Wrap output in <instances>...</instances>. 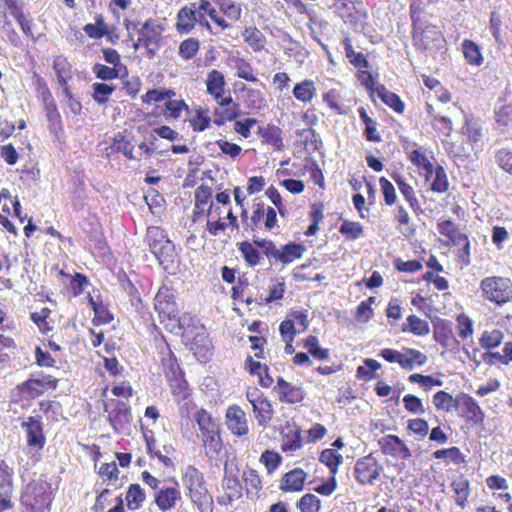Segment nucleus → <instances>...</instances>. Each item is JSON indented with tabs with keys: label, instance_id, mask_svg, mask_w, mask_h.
<instances>
[{
	"label": "nucleus",
	"instance_id": "1",
	"mask_svg": "<svg viewBox=\"0 0 512 512\" xmlns=\"http://www.w3.org/2000/svg\"><path fill=\"white\" fill-rule=\"evenodd\" d=\"M182 482L199 512H213V498L207 489L204 474L198 468L188 465L182 473Z\"/></svg>",
	"mask_w": 512,
	"mask_h": 512
},
{
	"label": "nucleus",
	"instance_id": "2",
	"mask_svg": "<svg viewBox=\"0 0 512 512\" xmlns=\"http://www.w3.org/2000/svg\"><path fill=\"white\" fill-rule=\"evenodd\" d=\"M20 501L27 512H49L53 501L51 484L43 479L30 481L22 492Z\"/></svg>",
	"mask_w": 512,
	"mask_h": 512
},
{
	"label": "nucleus",
	"instance_id": "3",
	"mask_svg": "<svg viewBox=\"0 0 512 512\" xmlns=\"http://www.w3.org/2000/svg\"><path fill=\"white\" fill-rule=\"evenodd\" d=\"M437 230L440 235L447 238L445 245L457 247V261L463 265L471 262V243L469 236L461 232L459 225L450 219H442L437 222Z\"/></svg>",
	"mask_w": 512,
	"mask_h": 512
},
{
	"label": "nucleus",
	"instance_id": "4",
	"mask_svg": "<svg viewBox=\"0 0 512 512\" xmlns=\"http://www.w3.org/2000/svg\"><path fill=\"white\" fill-rule=\"evenodd\" d=\"M150 251L154 254L159 264L167 268V264L173 262L175 246L169 239L165 230L158 226H149L145 236Z\"/></svg>",
	"mask_w": 512,
	"mask_h": 512
},
{
	"label": "nucleus",
	"instance_id": "5",
	"mask_svg": "<svg viewBox=\"0 0 512 512\" xmlns=\"http://www.w3.org/2000/svg\"><path fill=\"white\" fill-rule=\"evenodd\" d=\"M480 291L484 300L503 306L512 301V281L508 277L488 276L481 280Z\"/></svg>",
	"mask_w": 512,
	"mask_h": 512
},
{
	"label": "nucleus",
	"instance_id": "6",
	"mask_svg": "<svg viewBox=\"0 0 512 512\" xmlns=\"http://www.w3.org/2000/svg\"><path fill=\"white\" fill-rule=\"evenodd\" d=\"M259 245L264 256L270 261L281 263L282 265H288L300 259L306 251L303 244L292 241L282 245L280 248H277L271 239H263Z\"/></svg>",
	"mask_w": 512,
	"mask_h": 512
},
{
	"label": "nucleus",
	"instance_id": "7",
	"mask_svg": "<svg viewBox=\"0 0 512 512\" xmlns=\"http://www.w3.org/2000/svg\"><path fill=\"white\" fill-rule=\"evenodd\" d=\"M164 27L156 20L147 19L138 30V39L134 43L135 50L143 47L148 58H154L158 53L163 40Z\"/></svg>",
	"mask_w": 512,
	"mask_h": 512
},
{
	"label": "nucleus",
	"instance_id": "8",
	"mask_svg": "<svg viewBox=\"0 0 512 512\" xmlns=\"http://www.w3.org/2000/svg\"><path fill=\"white\" fill-rule=\"evenodd\" d=\"M383 471L380 460L373 453H369L355 461L353 476L359 485L372 486L380 479Z\"/></svg>",
	"mask_w": 512,
	"mask_h": 512
},
{
	"label": "nucleus",
	"instance_id": "9",
	"mask_svg": "<svg viewBox=\"0 0 512 512\" xmlns=\"http://www.w3.org/2000/svg\"><path fill=\"white\" fill-rule=\"evenodd\" d=\"M379 356L388 363H397L404 370H412L426 364L428 358L421 351L404 347L402 351L391 348L382 349Z\"/></svg>",
	"mask_w": 512,
	"mask_h": 512
},
{
	"label": "nucleus",
	"instance_id": "10",
	"mask_svg": "<svg viewBox=\"0 0 512 512\" xmlns=\"http://www.w3.org/2000/svg\"><path fill=\"white\" fill-rule=\"evenodd\" d=\"M58 379L44 373L39 377H30L16 386V390L22 399H35L43 395L48 390L57 388Z\"/></svg>",
	"mask_w": 512,
	"mask_h": 512
},
{
	"label": "nucleus",
	"instance_id": "11",
	"mask_svg": "<svg viewBox=\"0 0 512 512\" xmlns=\"http://www.w3.org/2000/svg\"><path fill=\"white\" fill-rule=\"evenodd\" d=\"M262 226L266 231H273L279 228L276 210L273 207H266L264 202H255L252 206V214L249 222H246V231L255 232Z\"/></svg>",
	"mask_w": 512,
	"mask_h": 512
},
{
	"label": "nucleus",
	"instance_id": "12",
	"mask_svg": "<svg viewBox=\"0 0 512 512\" xmlns=\"http://www.w3.org/2000/svg\"><path fill=\"white\" fill-rule=\"evenodd\" d=\"M21 427L25 431L27 448L33 453L35 461H39L41 458V451L46 444L43 423L40 419L34 416H29L22 422Z\"/></svg>",
	"mask_w": 512,
	"mask_h": 512
},
{
	"label": "nucleus",
	"instance_id": "13",
	"mask_svg": "<svg viewBox=\"0 0 512 512\" xmlns=\"http://www.w3.org/2000/svg\"><path fill=\"white\" fill-rule=\"evenodd\" d=\"M246 398L252 406V412L258 425L266 428L274 416V409L270 400L257 388L248 390Z\"/></svg>",
	"mask_w": 512,
	"mask_h": 512
},
{
	"label": "nucleus",
	"instance_id": "14",
	"mask_svg": "<svg viewBox=\"0 0 512 512\" xmlns=\"http://www.w3.org/2000/svg\"><path fill=\"white\" fill-rule=\"evenodd\" d=\"M154 308L161 323L177 320L178 307L171 289L163 285L158 289L154 298Z\"/></svg>",
	"mask_w": 512,
	"mask_h": 512
},
{
	"label": "nucleus",
	"instance_id": "15",
	"mask_svg": "<svg viewBox=\"0 0 512 512\" xmlns=\"http://www.w3.org/2000/svg\"><path fill=\"white\" fill-rule=\"evenodd\" d=\"M309 326L308 313L306 310H294L287 314L280 323L279 332L282 340H294L297 334L307 330Z\"/></svg>",
	"mask_w": 512,
	"mask_h": 512
},
{
	"label": "nucleus",
	"instance_id": "16",
	"mask_svg": "<svg viewBox=\"0 0 512 512\" xmlns=\"http://www.w3.org/2000/svg\"><path fill=\"white\" fill-rule=\"evenodd\" d=\"M225 425L228 431L240 439L247 438L250 428L246 412L237 404L229 405L226 409Z\"/></svg>",
	"mask_w": 512,
	"mask_h": 512
},
{
	"label": "nucleus",
	"instance_id": "17",
	"mask_svg": "<svg viewBox=\"0 0 512 512\" xmlns=\"http://www.w3.org/2000/svg\"><path fill=\"white\" fill-rule=\"evenodd\" d=\"M455 410L466 422L474 425H481L485 419V413L477 401L467 393L457 395V405Z\"/></svg>",
	"mask_w": 512,
	"mask_h": 512
},
{
	"label": "nucleus",
	"instance_id": "18",
	"mask_svg": "<svg viewBox=\"0 0 512 512\" xmlns=\"http://www.w3.org/2000/svg\"><path fill=\"white\" fill-rule=\"evenodd\" d=\"M105 410L108 413V421L116 432L128 428L131 421V408L127 403L112 399L105 405Z\"/></svg>",
	"mask_w": 512,
	"mask_h": 512
},
{
	"label": "nucleus",
	"instance_id": "19",
	"mask_svg": "<svg viewBox=\"0 0 512 512\" xmlns=\"http://www.w3.org/2000/svg\"><path fill=\"white\" fill-rule=\"evenodd\" d=\"M171 485H163L154 494V503L161 512L173 510L177 503L182 500L180 485L177 480L172 479Z\"/></svg>",
	"mask_w": 512,
	"mask_h": 512
},
{
	"label": "nucleus",
	"instance_id": "20",
	"mask_svg": "<svg viewBox=\"0 0 512 512\" xmlns=\"http://www.w3.org/2000/svg\"><path fill=\"white\" fill-rule=\"evenodd\" d=\"M222 494L217 497V502L221 506H229L242 497V485L236 474L228 473L227 466L224 469L222 480Z\"/></svg>",
	"mask_w": 512,
	"mask_h": 512
},
{
	"label": "nucleus",
	"instance_id": "21",
	"mask_svg": "<svg viewBox=\"0 0 512 512\" xmlns=\"http://www.w3.org/2000/svg\"><path fill=\"white\" fill-rule=\"evenodd\" d=\"M378 445L384 455L407 460L412 453L406 443L397 435L388 434L378 440Z\"/></svg>",
	"mask_w": 512,
	"mask_h": 512
},
{
	"label": "nucleus",
	"instance_id": "22",
	"mask_svg": "<svg viewBox=\"0 0 512 512\" xmlns=\"http://www.w3.org/2000/svg\"><path fill=\"white\" fill-rule=\"evenodd\" d=\"M274 391L277 393L279 401L283 403L297 404L305 398V392L301 385H294L283 377L277 378Z\"/></svg>",
	"mask_w": 512,
	"mask_h": 512
},
{
	"label": "nucleus",
	"instance_id": "23",
	"mask_svg": "<svg viewBox=\"0 0 512 512\" xmlns=\"http://www.w3.org/2000/svg\"><path fill=\"white\" fill-rule=\"evenodd\" d=\"M159 354L160 367L166 378V381H169V379H174L184 374L175 354L172 352L170 346L166 341H164V343L159 346Z\"/></svg>",
	"mask_w": 512,
	"mask_h": 512
},
{
	"label": "nucleus",
	"instance_id": "24",
	"mask_svg": "<svg viewBox=\"0 0 512 512\" xmlns=\"http://www.w3.org/2000/svg\"><path fill=\"white\" fill-rule=\"evenodd\" d=\"M414 147L407 152V158L417 168L418 173L426 181H429L434 172L433 157L427 155L426 149L418 147L416 144H414Z\"/></svg>",
	"mask_w": 512,
	"mask_h": 512
},
{
	"label": "nucleus",
	"instance_id": "25",
	"mask_svg": "<svg viewBox=\"0 0 512 512\" xmlns=\"http://www.w3.org/2000/svg\"><path fill=\"white\" fill-rule=\"evenodd\" d=\"M167 383L174 401L178 405H181V410L185 408L186 411H188V405L192 404V389L185 378V374L174 379H169Z\"/></svg>",
	"mask_w": 512,
	"mask_h": 512
},
{
	"label": "nucleus",
	"instance_id": "26",
	"mask_svg": "<svg viewBox=\"0 0 512 512\" xmlns=\"http://www.w3.org/2000/svg\"><path fill=\"white\" fill-rule=\"evenodd\" d=\"M308 474L302 468H293L284 473L279 481L282 492H301L306 484Z\"/></svg>",
	"mask_w": 512,
	"mask_h": 512
},
{
	"label": "nucleus",
	"instance_id": "27",
	"mask_svg": "<svg viewBox=\"0 0 512 512\" xmlns=\"http://www.w3.org/2000/svg\"><path fill=\"white\" fill-rule=\"evenodd\" d=\"M199 23L196 3H190L179 9L176 15L175 28L179 34L190 33Z\"/></svg>",
	"mask_w": 512,
	"mask_h": 512
},
{
	"label": "nucleus",
	"instance_id": "28",
	"mask_svg": "<svg viewBox=\"0 0 512 512\" xmlns=\"http://www.w3.org/2000/svg\"><path fill=\"white\" fill-rule=\"evenodd\" d=\"M257 134L263 145L271 147L275 151H282L285 148L282 129L272 123L259 126Z\"/></svg>",
	"mask_w": 512,
	"mask_h": 512
},
{
	"label": "nucleus",
	"instance_id": "29",
	"mask_svg": "<svg viewBox=\"0 0 512 512\" xmlns=\"http://www.w3.org/2000/svg\"><path fill=\"white\" fill-rule=\"evenodd\" d=\"M264 238H255L252 242L244 240L237 243V249L245 264L249 267H256L261 263V246L259 243Z\"/></svg>",
	"mask_w": 512,
	"mask_h": 512
},
{
	"label": "nucleus",
	"instance_id": "30",
	"mask_svg": "<svg viewBox=\"0 0 512 512\" xmlns=\"http://www.w3.org/2000/svg\"><path fill=\"white\" fill-rule=\"evenodd\" d=\"M440 35V31L435 26H426L423 29L413 30L412 41L418 49L427 50L439 41Z\"/></svg>",
	"mask_w": 512,
	"mask_h": 512
},
{
	"label": "nucleus",
	"instance_id": "31",
	"mask_svg": "<svg viewBox=\"0 0 512 512\" xmlns=\"http://www.w3.org/2000/svg\"><path fill=\"white\" fill-rule=\"evenodd\" d=\"M53 70L57 76V82L63 89L64 95H70L68 80L72 77V65L67 57L58 55L53 60Z\"/></svg>",
	"mask_w": 512,
	"mask_h": 512
},
{
	"label": "nucleus",
	"instance_id": "32",
	"mask_svg": "<svg viewBox=\"0 0 512 512\" xmlns=\"http://www.w3.org/2000/svg\"><path fill=\"white\" fill-rule=\"evenodd\" d=\"M286 291V284L284 281H276L272 285L269 286L268 295L267 296H257L253 298L252 296H248L245 298V303L247 305H251L252 303H256L259 306L269 305L273 302L279 301L283 299Z\"/></svg>",
	"mask_w": 512,
	"mask_h": 512
},
{
	"label": "nucleus",
	"instance_id": "33",
	"mask_svg": "<svg viewBox=\"0 0 512 512\" xmlns=\"http://www.w3.org/2000/svg\"><path fill=\"white\" fill-rule=\"evenodd\" d=\"M205 215L207 217L206 230L210 236H217L227 229V223L222 221V211L219 206L210 203L206 208Z\"/></svg>",
	"mask_w": 512,
	"mask_h": 512
},
{
	"label": "nucleus",
	"instance_id": "34",
	"mask_svg": "<svg viewBox=\"0 0 512 512\" xmlns=\"http://www.w3.org/2000/svg\"><path fill=\"white\" fill-rule=\"evenodd\" d=\"M212 199V189L207 185H200L195 190V203L192 213V221L197 222L201 217L205 216L206 208H208Z\"/></svg>",
	"mask_w": 512,
	"mask_h": 512
},
{
	"label": "nucleus",
	"instance_id": "35",
	"mask_svg": "<svg viewBox=\"0 0 512 512\" xmlns=\"http://www.w3.org/2000/svg\"><path fill=\"white\" fill-rule=\"evenodd\" d=\"M287 431L282 432L281 450L284 453L295 452L302 448L301 428L299 426L287 425Z\"/></svg>",
	"mask_w": 512,
	"mask_h": 512
},
{
	"label": "nucleus",
	"instance_id": "36",
	"mask_svg": "<svg viewBox=\"0 0 512 512\" xmlns=\"http://www.w3.org/2000/svg\"><path fill=\"white\" fill-rule=\"evenodd\" d=\"M242 478L247 497L258 499L263 489V482L259 472L253 468H247L243 471Z\"/></svg>",
	"mask_w": 512,
	"mask_h": 512
},
{
	"label": "nucleus",
	"instance_id": "37",
	"mask_svg": "<svg viewBox=\"0 0 512 512\" xmlns=\"http://www.w3.org/2000/svg\"><path fill=\"white\" fill-rule=\"evenodd\" d=\"M205 84L207 93L213 99L218 100L225 94L226 80L221 71L212 69L208 72Z\"/></svg>",
	"mask_w": 512,
	"mask_h": 512
},
{
	"label": "nucleus",
	"instance_id": "38",
	"mask_svg": "<svg viewBox=\"0 0 512 512\" xmlns=\"http://www.w3.org/2000/svg\"><path fill=\"white\" fill-rule=\"evenodd\" d=\"M402 333H410L417 337H424L430 333V325L428 321L421 319L415 314L407 316L405 322L401 326Z\"/></svg>",
	"mask_w": 512,
	"mask_h": 512
},
{
	"label": "nucleus",
	"instance_id": "39",
	"mask_svg": "<svg viewBox=\"0 0 512 512\" xmlns=\"http://www.w3.org/2000/svg\"><path fill=\"white\" fill-rule=\"evenodd\" d=\"M204 451L210 459L216 458L222 450L220 429L201 434Z\"/></svg>",
	"mask_w": 512,
	"mask_h": 512
},
{
	"label": "nucleus",
	"instance_id": "40",
	"mask_svg": "<svg viewBox=\"0 0 512 512\" xmlns=\"http://www.w3.org/2000/svg\"><path fill=\"white\" fill-rule=\"evenodd\" d=\"M392 179L396 183L400 193L402 194L405 201L409 204L411 209L416 213L420 211V203L416 197L414 188L406 181L403 176L399 174L392 175Z\"/></svg>",
	"mask_w": 512,
	"mask_h": 512
},
{
	"label": "nucleus",
	"instance_id": "41",
	"mask_svg": "<svg viewBox=\"0 0 512 512\" xmlns=\"http://www.w3.org/2000/svg\"><path fill=\"white\" fill-rule=\"evenodd\" d=\"M451 488L454 492V499L458 506L464 508L470 495V482L465 475L460 474L451 482Z\"/></svg>",
	"mask_w": 512,
	"mask_h": 512
},
{
	"label": "nucleus",
	"instance_id": "42",
	"mask_svg": "<svg viewBox=\"0 0 512 512\" xmlns=\"http://www.w3.org/2000/svg\"><path fill=\"white\" fill-rule=\"evenodd\" d=\"M244 42L254 51L261 52L265 49L267 40L265 35L256 26H247L242 31Z\"/></svg>",
	"mask_w": 512,
	"mask_h": 512
},
{
	"label": "nucleus",
	"instance_id": "43",
	"mask_svg": "<svg viewBox=\"0 0 512 512\" xmlns=\"http://www.w3.org/2000/svg\"><path fill=\"white\" fill-rule=\"evenodd\" d=\"M375 90L381 101L394 112L402 114L405 111V104L401 98L396 93L388 90L385 85L378 84Z\"/></svg>",
	"mask_w": 512,
	"mask_h": 512
},
{
	"label": "nucleus",
	"instance_id": "44",
	"mask_svg": "<svg viewBox=\"0 0 512 512\" xmlns=\"http://www.w3.org/2000/svg\"><path fill=\"white\" fill-rule=\"evenodd\" d=\"M155 440L146 438L147 452L150 456L156 457L165 467H173V455L175 448L172 445H164L163 451L154 448Z\"/></svg>",
	"mask_w": 512,
	"mask_h": 512
},
{
	"label": "nucleus",
	"instance_id": "45",
	"mask_svg": "<svg viewBox=\"0 0 512 512\" xmlns=\"http://www.w3.org/2000/svg\"><path fill=\"white\" fill-rule=\"evenodd\" d=\"M190 349L201 362H206L212 355L211 343L203 334H198L194 337L190 344Z\"/></svg>",
	"mask_w": 512,
	"mask_h": 512
},
{
	"label": "nucleus",
	"instance_id": "46",
	"mask_svg": "<svg viewBox=\"0 0 512 512\" xmlns=\"http://www.w3.org/2000/svg\"><path fill=\"white\" fill-rule=\"evenodd\" d=\"M317 92L315 83L313 80L304 79L303 81L296 83L292 93L293 96L302 103H309L313 100Z\"/></svg>",
	"mask_w": 512,
	"mask_h": 512
},
{
	"label": "nucleus",
	"instance_id": "47",
	"mask_svg": "<svg viewBox=\"0 0 512 512\" xmlns=\"http://www.w3.org/2000/svg\"><path fill=\"white\" fill-rule=\"evenodd\" d=\"M88 302L94 312V317L92 319L94 325L108 324L113 320L112 313L102 301L95 300L89 295Z\"/></svg>",
	"mask_w": 512,
	"mask_h": 512
},
{
	"label": "nucleus",
	"instance_id": "48",
	"mask_svg": "<svg viewBox=\"0 0 512 512\" xmlns=\"http://www.w3.org/2000/svg\"><path fill=\"white\" fill-rule=\"evenodd\" d=\"M359 117L365 125L364 137L369 142L379 143L382 141L380 133L377 131V122L372 119L364 107L358 109Z\"/></svg>",
	"mask_w": 512,
	"mask_h": 512
},
{
	"label": "nucleus",
	"instance_id": "49",
	"mask_svg": "<svg viewBox=\"0 0 512 512\" xmlns=\"http://www.w3.org/2000/svg\"><path fill=\"white\" fill-rule=\"evenodd\" d=\"M343 45L345 49V56L349 60V63L357 68V70L362 68H369V62L367 60L366 55H364L362 52H356L353 49L352 41L349 36H346L343 39Z\"/></svg>",
	"mask_w": 512,
	"mask_h": 512
},
{
	"label": "nucleus",
	"instance_id": "50",
	"mask_svg": "<svg viewBox=\"0 0 512 512\" xmlns=\"http://www.w3.org/2000/svg\"><path fill=\"white\" fill-rule=\"evenodd\" d=\"M462 53L466 62L472 66H481L484 62V57L480 51L479 46L472 40L465 39L462 44Z\"/></svg>",
	"mask_w": 512,
	"mask_h": 512
},
{
	"label": "nucleus",
	"instance_id": "51",
	"mask_svg": "<svg viewBox=\"0 0 512 512\" xmlns=\"http://www.w3.org/2000/svg\"><path fill=\"white\" fill-rule=\"evenodd\" d=\"M43 108L47 117L50 132L55 136H58L63 132V124L56 102L43 105Z\"/></svg>",
	"mask_w": 512,
	"mask_h": 512
},
{
	"label": "nucleus",
	"instance_id": "52",
	"mask_svg": "<svg viewBox=\"0 0 512 512\" xmlns=\"http://www.w3.org/2000/svg\"><path fill=\"white\" fill-rule=\"evenodd\" d=\"M146 499V494L143 488L135 483L130 484L126 491V505L129 510L135 511L141 508Z\"/></svg>",
	"mask_w": 512,
	"mask_h": 512
},
{
	"label": "nucleus",
	"instance_id": "53",
	"mask_svg": "<svg viewBox=\"0 0 512 512\" xmlns=\"http://www.w3.org/2000/svg\"><path fill=\"white\" fill-rule=\"evenodd\" d=\"M433 457L435 459H444L447 465L454 464L459 466L466 463L465 455L461 452V450L458 447L455 446L436 450L433 453Z\"/></svg>",
	"mask_w": 512,
	"mask_h": 512
},
{
	"label": "nucleus",
	"instance_id": "54",
	"mask_svg": "<svg viewBox=\"0 0 512 512\" xmlns=\"http://www.w3.org/2000/svg\"><path fill=\"white\" fill-rule=\"evenodd\" d=\"M213 115L214 124L220 127L227 122L235 121L241 115V110L240 107L231 108L226 106H217L214 109Z\"/></svg>",
	"mask_w": 512,
	"mask_h": 512
},
{
	"label": "nucleus",
	"instance_id": "55",
	"mask_svg": "<svg viewBox=\"0 0 512 512\" xmlns=\"http://www.w3.org/2000/svg\"><path fill=\"white\" fill-rule=\"evenodd\" d=\"M188 121L194 132H203L210 127L212 119L208 109L199 107L194 109Z\"/></svg>",
	"mask_w": 512,
	"mask_h": 512
},
{
	"label": "nucleus",
	"instance_id": "56",
	"mask_svg": "<svg viewBox=\"0 0 512 512\" xmlns=\"http://www.w3.org/2000/svg\"><path fill=\"white\" fill-rule=\"evenodd\" d=\"M14 490L13 472L5 463L0 464V497L11 499Z\"/></svg>",
	"mask_w": 512,
	"mask_h": 512
},
{
	"label": "nucleus",
	"instance_id": "57",
	"mask_svg": "<svg viewBox=\"0 0 512 512\" xmlns=\"http://www.w3.org/2000/svg\"><path fill=\"white\" fill-rule=\"evenodd\" d=\"M434 339L443 347H449L455 341L451 324L441 321L434 327Z\"/></svg>",
	"mask_w": 512,
	"mask_h": 512
},
{
	"label": "nucleus",
	"instance_id": "58",
	"mask_svg": "<svg viewBox=\"0 0 512 512\" xmlns=\"http://www.w3.org/2000/svg\"><path fill=\"white\" fill-rule=\"evenodd\" d=\"M32 83L38 98L41 99L43 105L55 102V99L48 87L46 80L37 72H33Z\"/></svg>",
	"mask_w": 512,
	"mask_h": 512
},
{
	"label": "nucleus",
	"instance_id": "59",
	"mask_svg": "<svg viewBox=\"0 0 512 512\" xmlns=\"http://www.w3.org/2000/svg\"><path fill=\"white\" fill-rule=\"evenodd\" d=\"M119 474V469L114 461L103 463L98 470V475L102 479V484L114 486L115 488H118L117 482L119 481Z\"/></svg>",
	"mask_w": 512,
	"mask_h": 512
},
{
	"label": "nucleus",
	"instance_id": "60",
	"mask_svg": "<svg viewBox=\"0 0 512 512\" xmlns=\"http://www.w3.org/2000/svg\"><path fill=\"white\" fill-rule=\"evenodd\" d=\"M319 461L329 468L330 474L336 475L343 457L335 449L326 448L320 453Z\"/></svg>",
	"mask_w": 512,
	"mask_h": 512
},
{
	"label": "nucleus",
	"instance_id": "61",
	"mask_svg": "<svg viewBox=\"0 0 512 512\" xmlns=\"http://www.w3.org/2000/svg\"><path fill=\"white\" fill-rule=\"evenodd\" d=\"M504 339V333L500 329L485 330L479 338L482 349L490 351L497 348Z\"/></svg>",
	"mask_w": 512,
	"mask_h": 512
},
{
	"label": "nucleus",
	"instance_id": "62",
	"mask_svg": "<svg viewBox=\"0 0 512 512\" xmlns=\"http://www.w3.org/2000/svg\"><path fill=\"white\" fill-rule=\"evenodd\" d=\"M112 149L115 152L122 153L127 159L134 160V145L121 132L117 133L112 139Z\"/></svg>",
	"mask_w": 512,
	"mask_h": 512
},
{
	"label": "nucleus",
	"instance_id": "63",
	"mask_svg": "<svg viewBox=\"0 0 512 512\" xmlns=\"http://www.w3.org/2000/svg\"><path fill=\"white\" fill-rule=\"evenodd\" d=\"M435 408L439 411L450 412L457 405V396L453 397L450 393L440 390L432 398Z\"/></svg>",
	"mask_w": 512,
	"mask_h": 512
},
{
	"label": "nucleus",
	"instance_id": "64",
	"mask_svg": "<svg viewBox=\"0 0 512 512\" xmlns=\"http://www.w3.org/2000/svg\"><path fill=\"white\" fill-rule=\"evenodd\" d=\"M114 91L115 86L112 84L102 82L92 84V98L99 105H105Z\"/></svg>",
	"mask_w": 512,
	"mask_h": 512
}]
</instances>
